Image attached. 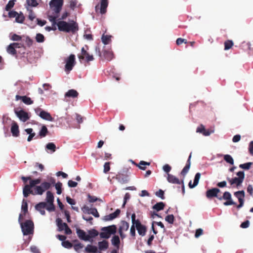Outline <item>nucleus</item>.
Returning a JSON list of instances; mask_svg holds the SVG:
<instances>
[{
	"mask_svg": "<svg viewBox=\"0 0 253 253\" xmlns=\"http://www.w3.org/2000/svg\"><path fill=\"white\" fill-rule=\"evenodd\" d=\"M201 173L200 172H198L196 174L194 177L193 183L192 184L191 181H190L189 182L188 185L190 188H193L198 185Z\"/></svg>",
	"mask_w": 253,
	"mask_h": 253,
	"instance_id": "22",
	"label": "nucleus"
},
{
	"mask_svg": "<svg viewBox=\"0 0 253 253\" xmlns=\"http://www.w3.org/2000/svg\"><path fill=\"white\" fill-rule=\"evenodd\" d=\"M192 157V153L190 154L188 159L187 161L186 164L184 168L182 169L180 172V174L183 177H185L186 174L188 173L191 166V159Z\"/></svg>",
	"mask_w": 253,
	"mask_h": 253,
	"instance_id": "15",
	"label": "nucleus"
},
{
	"mask_svg": "<svg viewBox=\"0 0 253 253\" xmlns=\"http://www.w3.org/2000/svg\"><path fill=\"white\" fill-rule=\"evenodd\" d=\"M111 36L103 35L101 39L102 42L104 44H107L111 41Z\"/></svg>",
	"mask_w": 253,
	"mask_h": 253,
	"instance_id": "43",
	"label": "nucleus"
},
{
	"mask_svg": "<svg viewBox=\"0 0 253 253\" xmlns=\"http://www.w3.org/2000/svg\"><path fill=\"white\" fill-rule=\"evenodd\" d=\"M235 196L238 198L239 204L237 206L238 209H240L243 206L245 197L244 191H237L234 193Z\"/></svg>",
	"mask_w": 253,
	"mask_h": 253,
	"instance_id": "14",
	"label": "nucleus"
},
{
	"mask_svg": "<svg viewBox=\"0 0 253 253\" xmlns=\"http://www.w3.org/2000/svg\"><path fill=\"white\" fill-rule=\"evenodd\" d=\"M167 179L169 182L177 184V188L178 189L184 190V185L183 179L180 180L178 178H177L175 176L169 173L168 174Z\"/></svg>",
	"mask_w": 253,
	"mask_h": 253,
	"instance_id": "7",
	"label": "nucleus"
},
{
	"mask_svg": "<svg viewBox=\"0 0 253 253\" xmlns=\"http://www.w3.org/2000/svg\"><path fill=\"white\" fill-rule=\"evenodd\" d=\"M165 220L169 223L172 224L174 222V217L173 214H169L166 216Z\"/></svg>",
	"mask_w": 253,
	"mask_h": 253,
	"instance_id": "51",
	"label": "nucleus"
},
{
	"mask_svg": "<svg viewBox=\"0 0 253 253\" xmlns=\"http://www.w3.org/2000/svg\"><path fill=\"white\" fill-rule=\"evenodd\" d=\"M98 247L100 250H105L108 248V242L106 240L99 242Z\"/></svg>",
	"mask_w": 253,
	"mask_h": 253,
	"instance_id": "31",
	"label": "nucleus"
},
{
	"mask_svg": "<svg viewBox=\"0 0 253 253\" xmlns=\"http://www.w3.org/2000/svg\"><path fill=\"white\" fill-rule=\"evenodd\" d=\"M15 99L16 100L20 99L22 100L23 102L27 105H31L33 103V101L31 100V99L26 96H20L19 95H16L15 96Z\"/></svg>",
	"mask_w": 253,
	"mask_h": 253,
	"instance_id": "19",
	"label": "nucleus"
},
{
	"mask_svg": "<svg viewBox=\"0 0 253 253\" xmlns=\"http://www.w3.org/2000/svg\"><path fill=\"white\" fill-rule=\"evenodd\" d=\"M224 50H228L230 49L234 45V42L232 40H227L224 43Z\"/></svg>",
	"mask_w": 253,
	"mask_h": 253,
	"instance_id": "37",
	"label": "nucleus"
},
{
	"mask_svg": "<svg viewBox=\"0 0 253 253\" xmlns=\"http://www.w3.org/2000/svg\"><path fill=\"white\" fill-rule=\"evenodd\" d=\"M14 112L19 119L23 122H26L30 118L28 114L23 110L17 111L15 109Z\"/></svg>",
	"mask_w": 253,
	"mask_h": 253,
	"instance_id": "13",
	"label": "nucleus"
},
{
	"mask_svg": "<svg viewBox=\"0 0 253 253\" xmlns=\"http://www.w3.org/2000/svg\"><path fill=\"white\" fill-rule=\"evenodd\" d=\"M90 214H92L95 217H99V214L96 208H92L90 212Z\"/></svg>",
	"mask_w": 253,
	"mask_h": 253,
	"instance_id": "57",
	"label": "nucleus"
},
{
	"mask_svg": "<svg viewBox=\"0 0 253 253\" xmlns=\"http://www.w3.org/2000/svg\"><path fill=\"white\" fill-rule=\"evenodd\" d=\"M45 209L49 211H54L55 207L53 205V203H52V204H48V205L47 204Z\"/></svg>",
	"mask_w": 253,
	"mask_h": 253,
	"instance_id": "61",
	"label": "nucleus"
},
{
	"mask_svg": "<svg viewBox=\"0 0 253 253\" xmlns=\"http://www.w3.org/2000/svg\"><path fill=\"white\" fill-rule=\"evenodd\" d=\"M23 218V215L20 213L19 215L18 221L20 224L23 235L33 234L34 228V222L31 220H27L24 222H22L21 221Z\"/></svg>",
	"mask_w": 253,
	"mask_h": 253,
	"instance_id": "3",
	"label": "nucleus"
},
{
	"mask_svg": "<svg viewBox=\"0 0 253 253\" xmlns=\"http://www.w3.org/2000/svg\"><path fill=\"white\" fill-rule=\"evenodd\" d=\"M48 133V130L46 126L44 125L42 126L41 130L39 132V136L41 138L44 137Z\"/></svg>",
	"mask_w": 253,
	"mask_h": 253,
	"instance_id": "26",
	"label": "nucleus"
},
{
	"mask_svg": "<svg viewBox=\"0 0 253 253\" xmlns=\"http://www.w3.org/2000/svg\"><path fill=\"white\" fill-rule=\"evenodd\" d=\"M24 19H25V17L22 14H18V15H17V16L16 17V21L19 23H22L24 22Z\"/></svg>",
	"mask_w": 253,
	"mask_h": 253,
	"instance_id": "52",
	"label": "nucleus"
},
{
	"mask_svg": "<svg viewBox=\"0 0 253 253\" xmlns=\"http://www.w3.org/2000/svg\"><path fill=\"white\" fill-rule=\"evenodd\" d=\"M222 198L226 200L227 201L223 203L225 206H229L232 205H236V203L234 202L231 199V194L228 192H225L223 195L222 196Z\"/></svg>",
	"mask_w": 253,
	"mask_h": 253,
	"instance_id": "17",
	"label": "nucleus"
},
{
	"mask_svg": "<svg viewBox=\"0 0 253 253\" xmlns=\"http://www.w3.org/2000/svg\"><path fill=\"white\" fill-rule=\"evenodd\" d=\"M112 244L119 249L120 244V240L118 236L115 235L111 240Z\"/></svg>",
	"mask_w": 253,
	"mask_h": 253,
	"instance_id": "30",
	"label": "nucleus"
},
{
	"mask_svg": "<svg viewBox=\"0 0 253 253\" xmlns=\"http://www.w3.org/2000/svg\"><path fill=\"white\" fill-rule=\"evenodd\" d=\"M46 148L48 150H50L51 152H54L56 150V146L52 142H49L46 145Z\"/></svg>",
	"mask_w": 253,
	"mask_h": 253,
	"instance_id": "46",
	"label": "nucleus"
},
{
	"mask_svg": "<svg viewBox=\"0 0 253 253\" xmlns=\"http://www.w3.org/2000/svg\"><path fill=\"white\" fill-rule=\"evenodd\" d=\"M65 70L66 72H70L72 70L75 64V55L72 54H71L65 60Z\"/></svg>",
	"mask_w": 253,
	"mask_h": 253,
	"instance_id": "10",
	"label": "nucleus"
},
{
	"mask_svg": "<svg viewBox=\"0 0 253 253\" xmlns=\"http://www.w3.org/2000/svg\"><path fill=\"white\" fill-rule=\"evenodd\" d=\"M103 56L104 59L107 61H111L114 58V54L112 51L104 50L103 52Z\"/></svg>",
	"mask_w": 253,
	"mask_h": 253,
	"instance_id": "23",
	"label": "nucleus"
},
{
	"mask_svg": "<svg viewBox=\"0 0 253 253\" xmlns=\"http://www.w3.org/2000/svg\"><path fill=\"white\" fill-rule=\"evenodd\" d=\"M46 200L48 204H52L54 202V196L50 191L47 192Z\"/></svg>",
	"mask_w": 253,
	"mask_h": 253,
	"instance_id": "35",
	"label": "nucleus"
},
{
	"mask_svg": "<svg viewBox=\"0 0 253 253\" xmlns=\"http://www.w3.org/2000/svg\"><path fill=\"white\" fill-rule=\"evenodd\" d=\"M203 233V230L201 228H199L196 230L195 237L196 238L199 237L201 235H202Z\"/></svg>",
	"mask_w": 253,
	"mask_h": 253,
	"instance_id": "62",
	"label": "nucleus"
},
{
	"mask_svg": "<svg viewBox=\"0 0 253 253\" xmlns=\"http://www.w3.org/2000/svg\"><path fill=\"white\" fill-rule=\"evenodd\" d=\"M21 210L24 215L28 212V204L27 201L25 199L22 201Z\"/></svg>",
	"mask_w": 253,
	"mask_h": 253,
	"instance_id": "41",
	"label": "nucleus"
},
{
	"mask_svg": "<svg viewBox=\"0 0 253 253\" xmlns=\"http://www.w3.org/2000/svg\"><path fill=\"white\" fill-rule=\"evenodd\" d=\"M252 165V162H248V163H246L240 165L239 167L241 169H244L246 170H248L250 169Z\"/></svg>",
	"mask_w": 253,
	"mask_h": 253,
	"instance_id": "48",
	"label": "nucleus"
},
{
	"mask_svg": "<svg viewBox=\"0 0 253 253\" xmlns=\"http://www.w3.org/2000/svg\"><path fill=\"white\" fill-rule=\"evenodd\" d=\"M196 132L202 133L205 136H209L211 133V131H210L209 130L206 129L204 126L203 125H200L197 128Z\"/></svg>",
	"mask_w": 253,
	"mask_h": 253,
	"instance_id": "20",
	"label": "nucleus"
},
{
	"mask_svg": "<svg viewBox=\"0 0 253 253\" xmlns=\"http://www.w3.org/2000/svg\"><path fill=\"white\" fill-rule=\"evenodd\" d=\"M108 5V0H101L100 4H97L95 6L96 12H98L99 10V12L101 14L106 13L107 11V8Z\"/></svg>",
	"mask_w": 253,
	"mask_h": 253,
	"instance_id": "11",
	"label": "nucleus"
},
{
	"mask_svg": "<svg viewBox=\"0 0 253 253\" xmlns=\"http://www.w3.org/2000/svg\"><path fill=\"white\" fill-rule=\"evenodd\" d=\"M165 207V204L163 202H159L154 205L153 209L157 211H159L164 209Z\"/></svg>",
	"mask_w": 253,
	"mask_h": 253,
	"instance_id": "34",
	"label": "nucleus"
},
{
	"mask_svg": "<svg viewBox=\"0 0 253 253\" xmlns=\"http://www.w3.org/2000/svg\"><path fill=\"white\" fill-rule=\"evenodd\" d=\"M63 4V0H51L49 3L50 7L58 14L60 12Z\"/></svg>",
	"mask_w": 253,
	"mask_h": 253,
	"instance_id": "8",
	"label": "nucleus"
},
{
	"mask_svg": "<svg viewBox=\"0 0 253 253\" xmlns=\"http://www.w3.org/2000/svg\"><path fill=\"white\" fill-rule=\"evenodd\" d=\"M70 7L72 10H74L75 8L76 7L77 4V0H70Z\"/></svg>",
	"mask_w": 253,
	"mask_h": 253,
	"instance_id": "60",
	"label": "nucleus"
},
{
	"mask_svg": "<svg viewBox=\"0 0 253 253\" xmlns=\"http://www.w3.org/2000/svg\"><path fill=\"white\" fill-rule=\"evenodd\" d=\"M78 237L84 241H89L90 240V236L86 235L85 232L82 229L77 228L76 231Z\"/></svg>",
	"mask_w": 253,
	"mask_h": 253,
	"instance_id": "16",
	"label": "nucleus"
},
{
	"mask_svg": "<svg viewBox=\"0 0 253 253\" xmlns=\"http://www.w3.org/2000/svg\"><path fill=\"white\" fill-rule=\"evenodd\" d=\"M57 25L60 31L66 33L72 32L74 33L79 30L78 25L74 21H72L71 23H68L64 21H59L57 22Z\"/></svg>",
	"mask_w": 253,
	"mask_h": 253,
	"instance_id": "2",
	"label": "nucleus"
},
{
	"mask_svg": "<svg viewBox=\"0 0 253 253\" xmlns=\"http://www.w3.org/2000/svg\"><path fill=\"white\" fill-rule=\"evenodd\" d=\"M110 162H106L104 165L103 171L104 173H107L110 169Z\"/></svg>",
	"mask_w": 253,
	"mask_h": 253,
	"instance_id": "55",
	"label": "nucleus"
},
{
	"mask_svg": "<svg viewBox=\"0 0 253 253\" xmlns=\"http://www.w3.org/2000/svg\"><path fill=\"white\" fill-rule=\"evenodd\" d=\"M33 130L31 128H29L25 129V131L27 132V133L29 134V135L27 138V141L29 142L31 141L36 135V133L35 132H33Z\"/></svg>",
	"mask_w": 253,
	"mask_h": 253,
	"instance_id": "33",
	"label": "nucleus"
},
{
	"mask_svg": "<svg viewBox=\"0 0 253 253\" xmlns=\"http://www.w3.org/2000/svg\"><path fill=\"white\" fill-rule=\"evenodd\" d=\"M15 0H10L6 4L5 9L6 11H9L14 5Z\"/></svg>",
	"mask_w": 253,
	"mask_h": 253,
	"instance_id": "49",
	"label": "nucleus"
},
{
	"mask_svg": "<svg viewBox=\"0 0 253 253\" xmlns=\"http://www.w3.org/2000/svg\"><path fill=\"white\" fill-rule=\"evenodd\" d=\"M151 163L150 162H145L144 161H141L138 165H136V166L138 167L140 169L145 170L146 169V166H150Z\"/></svg>",
	"mask_w": 253,
	"mask_h": 253,
	"instance_id": "32",
	"label": "nucleus"
},
{
	"mask_svg": "<svg viewBox=\"0 0 253 253\" xmlns=\"http://www.w3.org/2000/svg\"><path fill=\"white\" fill-rule=\"evenodd\" d=\"M23 39L22 40L24 41L28 47H30L33 42V41L29 36L23 37Z\"/></svg>",
	"mask_w": 253,
	"mask_h": 253,
	"instance_id": "44",
	"label": "nucleus"
},
{
	"mask_svg": "<svg viewBox=\"0 0 253 253\" xmlns=\"http://www.w3.org/2000/svg\"><path fill=\"white\" fill-rule=\"evenodd\" d=\"M23 183V190H49L54 186L56 190H62V183L60 182L56 183V179L51 174L47 175L45 178L41 177L32 178V176H22L21 177Z\"/></svg>",
	"mask_w": 253,
	"mask_h": 253,
	"instance_id": "1",
	"label": "nucleus"
},
{
	"mask_svg": "<svg viewBox=\"0 0 253 253\" xmlns=\"http://www.w3.org/2000/svg\"><path fill=\"white\" fill-rule=\"evenodd\" d=\"M46 206L47 204L45 202H41L35 206V208L37 211L40 212L41 214L44 215L45 213L44 209Z\"/></svg>",
	"mask_w": 253,
	"mask_h": 253,
	"instance_id": "21",
	"label": "nucleus"
},
{
	"mask_svg": "<svg viewBox=\"0 0 253 253\" xmlns=\"http://www.w3.org/2000/svg\"><path fill=\"white\" fill-rule=\"evenodd\" d=\"M79 95L78 92L77 91H76L75 89H72L69 90L66 93H65V97H72V98H76Z\"/></svg>",
	"mask_w": 253,
	"mask_h": 253,
	"instance_id": "25",
	"label": "nucleus"
},
{
	"mask_svg": "<svg viewBox=\"0 0 253 253\" xmlns=\"http://www.w3.org/2000/svg\"><path fill=\"white\" fill-rule=\"evenodd\" d=\"M78 58L80 60L85 59V60L87 62H89L94 60L93 55H90L84 47L82 48L81 53L78 55Z\"/></svg>",
	"mask_w": 253,
	"mask_h": 253,
	"instance_id": "12",
	"label": "nucleus"
},
{
	"mask_svg": "<svg viewBox=\"0 0 253 253\" xmlns=\"http://www.w3.org/2000/svg\"><path fill=\"white\" fill-rule=\"evenodd\" d=\"M56 223L58 227V230L60 231L63 230L66 227V226H64V224H67L65 222H63L62 219L60 218H58L56 219Z\"/></svg>",
	"mask_w": 253,
	"mask_h": 253,
	"instance_id": "28",
	"label": "nucleus"
},
{
	"mask_svg": "<svg viewBox=\"0 0 253 253\" xmlns=\"http://www.w3.org/2000/svg\"><path fill=\"white\" fill-rule=\"evenodd\" d=\"M35 111L36 114L39 116L42 119L49 121H53V118L51 117L50 114L49 113L42 110L41 108L38 107L35 109Z\"/></svg>",
	"mask_w": 253,
	"mask_h": 253,
	"instance_id": "9",
	"label": "nucleus"
},
{
	"mask_svg": "<svg viewBox=\"0 0 253 253\" xmlns=\"http://www.w3.org/2000/svg\"><path fill=\"white\" fill-rule=\"evenodd\" d=\"M135 224H133L132 223V225H131V227H130V234L131 235V236L133 237H135V235H136V233H135Z\"/></svg>",
	"mask_w": 253,
	"mask_h": 253,
	"instance_id": "58",
	"label": "nucleus"
},
{
	"mask_svg": "<svg viewBox=\"0 0 253 253\" xmlns=\"http://www.w3.org/2000/svg\"><path fill=\"white\" fill-rule=\"evenodd\" d=\"M26 9L27 11H28V18L29 19L33 21L34 19L36 18V15L33 10L29 7L26 6Z\"/></svg>",
	"mask_w": 253,
	"mask_h": 253,
	"instance_id": "39",
	"label": "nucleus"
},
{
	"mask_svg": "<svg viewBox=\"0 0 253 253\" xmlns=\"http://www.w3.org/2000/svg\"><path fill=\"white\" fill-rule=\"evenodd\" d=\"M238 177H235L234 178L229 179V182L231 185H235L236 188H239L240 186L242 183L243 180L245 177V173L244 171H239L237 173Z\"/></svg>",
	"mask_w": 253,
	"mask_h": 253,
	"instance_id": "6",
	"label": "nucleus"
},
{
	"mask_svg": "<svg viewBox=\"0 0 253 253\" xmlns=\"http://www.w3.org/2000/svg\"><path fill=\"white\" fill-rule=\"evenodd\" d=\"M118 178L119 179V182L122 183H126L128 181V176L124 174L119 175L118 176Z\"/></svg>",
	"mask_w": 253,
	"mask_h": 253,
	"instance_id": "40",
	"label": "nucleus"
},
{
	"mask_svg": "<svg viewBox=\"0 0 253 253\" xmlns=\"http://www.w3.org/2000/svg\"><path fill=\"white\" fill-rule=\"evenodd\" d=\"M27 6L36 7L39 3L36 0H26Z\"/></svg>",
	"mask_w": 253,
	"mask_h": 253,
	"instance_id": "47",
	"label": "nucleus"
},
{
	"mask_svg": "<svg viewBox=\"0 0 253 253\" xmlns=\"http://www.w3.org/2000/svg\"><path fill=\"white\" fill-rule=\"evenodd\" d=\"M135 214L133 213L131 215L132 223L135 224L138 234L142 236H144L146 232V227L145 226L142 225L138 219H135Z\"/></svg>",
	"mask_w": 253,
	"mask_h": 253,
	"instance_id": "5",
	"label": "nucleus"
},
{
	"mask_svg": "<svg viewBox=\"0 0 253 253\" xmlns=\"http://www.w3.org/2000/svg\"><path fill=\"white\" fill-rule=\"evenodd\" d=\"M25 197H27L30 194L42 195L44 191H23Z\"/></svg>",
	"mask_w": 253,
	"mask_h": 253,
	"instance_id": "29",
	"label": "nucleus"
},
{
	"mask_svg": "<svg viewBox=\"0 0 253 253\" xmlns=\"http://www.w3.org/2000/svg\"><path fill=\"white\" fill-rule=\"evenodd\" d=\"M129 228V223L126 221H122L119 228V232L127 231Z\"/></svg>",
	"mask_w": 253,
	"mask_h": 253,
	"instance_id": "24",
	"label": "nucleus"
},
{
	"mask_svg": "<svg viewBox=\"0 0 253 253\" xmlns=\"http://www.w3.org/2000/svg\"><path fill=\"white\" fill-rule=\"evenodd\" d=\"M12 44L14 46L15 49H16V48H21V47H23L24 48V50H25V49H26L25 46L24 45V44L23 43H18V42H13V43H12Z\"/></svg>",
	"mask_w": 253,
	"mask_h": 253,
	"instance_id": "59",
	"label": "nucleus"
},
{
	"mask_svg": "<svg viewBox=\"0 0 253 253\" xmlns=\"http://www.w3.org/2000/svg\"><path fill=\"white\" fill-rule=\"evenodd\" d=\"M219 192H220V191H207L206 196L208 198L217 197V193Z\"/></svg>",
	"mask_w": 253,
	"mask_h": 253,
	"instance_id": "42",
	"label": "nucleus"
},
{
	"mask_svg": "<svg viewBox=\"0 0 253 253\" xmlns=\"http://www.w3.org/2000/svg\"><path fill=\"white\" fill-rule=\"evenodd\" d=\"M224 160L227 163L233 165L234 164V160L232 156L228 154L223 155Z\"/></svg>",
	"mask_w": 253,
	"mask_h": 253,
	"instance_id": "38",
	"label": "nucleus"
},
{
	"mask_svg": "<svg viewBox=\"0 0 253 253\" xmlns=\"http://www.w3.org/2000/svg\"><path fill=\"white\" fill-rule=\"evenodd\" d=\"M84 245L81 243H78L74 246V249L76 252H79V250L82 249Z\"/></svg>",
	"mask_w": 253,
	"mask_h": 253,
	"instance_id": "63",
	"label": "nucleus"
},
{
	"mask_svg": "<svg viewBox=\"0 0 253 253\" xmlns=\"http://www.w3.org/2000/svg\"><path fill=\"white\" fill-rule=\"evenodd\" d=\"M6 50L9 54H10L13 55H15L17 53L16 50L12 43H10L7 46Z\"/></svg>",
	"mask_w": 253,
	"mask_h": 253,
	"instance_id": "36",
	"label": "nucleus"
},
{
	"mask_svg": "<svg viewBox=\"0 0 253 253\" xmlns=\"http://www.w3.org/2000/svg\"><path fill=\"white\" fill-rule=\"evenodd\" d=\"M102 232L100 233V236L101 238L108 239L112 234H115L117 231V227L115 225H112L107 227H103L101 229Z\"/></svg>",
	"mask_w": 253,
	"mask_h": 253,
	"instance_id": "4",
	"label": "nucleus"
},
{
	"mask_svg": "<svg viewBox=\"0 0 253 253\" xmlns=\"http://www.w3.org/2000/svg\"><path fill=\"white\" fill-rule=\"evenodd\" d=\"M11 132L14 137H18L19 135V126L15 121H13L12 123Z\"/></svg>",
	"mask_w": 253,
	"mask_h": 253,
	"instance_id": "18",
	"label": "nucleus"
},
{
	"mask_svg": "<svg viewBox=\"0 0 253 253\" xmlns=\"http://www.w3.org/2000/svg\"><path fill=\"white\" fill-rule=\"evenodd\" d=\"M36 40L38 42H43L45 40V38L42 34L38 33L36 35Z\"/></svg>",
	"mask_w": 253,
	"mask_h": 253,
	"instance_id": "45",
	"label": "nucleus"
},
{
	"mask_svg": "<svg viewBox=\"0 0 253 253\" xmlns=\"http://www.w3.org/2000/svg\"><path fill=\"white\" fill-rule=\"evenodd\" d=\"M176 44L177 45H180V44H182V43H187L188 42L187 41L186 39H182L180 38H178L176 40Z\"/></svg>",
	"mask_w": 253,
	"mask_h": 253,
	"instance_id": "64",
	"label": "nucleus"
},
{
	"mask_svg": "<svg viewBox=\"0 0 253 253\" xmlns=\"http://www.w3.org/2000/svg\"><path fill=\"white\" fill-rule=\"evenodd\" d=\"M11 40L13 41H19L22 40V38L21 36L14 34L12 36Z\"/></svg>",
	"mask_w": 253,
	"mask_h": 253,
	"instance_id": "56",
	"label": "nucleus"
},
{
	"mask_svg": "<svg viewBox=\"0 0 253 253\" xmlns=\"http://www.w3.org/2000/svg\"><path fill=\"white\" fill-rule=\"evenodd\" d=\"M85 251L87 253H96L97 248L96 246L88 245L85 248Z\"/></svg>",
	"mask_w": 253,
	"mask_h": 253,
	"instance_id": "27",
	"label": "nucleus"
},
{
	"mask_svg": "<svg viewBox=\"0 0 253 253\" xmlns=\"http://www.w3.org/2000/svg\"><path fill=\"white\" fill-rule=\"evenodd\" d=\"M62 245L65 248L70 249L73 246L72 244L69 241H65L62 242Z\"/></svg>",
	"mask_w": 253,
	"mask_h": 253,
	"instance_id": "53",
	"label": "nucleus"
},
{
	"mask_svg": "<svg viewBox=\"0 0 253 253\" xmlns=\"http://www.w3.org/2000/svg\"><path fill=\"white\" fill-rule=\"evenodd\" d=\"M57 17V16H52V15L48 16V19L51 22H52L53 26H55V25H57V22H56Z\"/></svg>",
	"mask_w": 253,
	"mask_h": 253,
	"instance_id": "54",
	"label": "nucleus"
},
{
	"mask_svg": "<svg viewBox=\"0 0 253 253\" xmlns=\"http://www.w3.org/2000/svg\"><path fill=\"white\" fill-rule=\"evenodd\" d=\"M89 235L88 236H90V239L91 238H94L98 235V232L95 229H91L88 231Z\"/></svg>",
	"mask_w": 253,
	"mask_h": 253,
	"instance_id": "50",
	"label": "nucleus"
}]
</instances>
